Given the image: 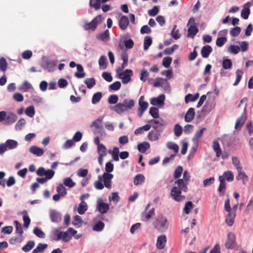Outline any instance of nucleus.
<instances>
[{"instance_id":"f257e3e1","label":"nucleus","mask_w":253,"mask_h":253,"mask_svg":"<svg viewBox=\"0 0 253 253\" xmlns=\"http://www.w3.org/2000/svg\"><path fill=\"white\" fill-rule=\"evenodd\" d=\"M153 224L159 232H164L168 229L169 223L166 217L160 215L155 218Z\"/></svg>"},{"instance_id":"f03ea898","label":"nucleus","mask_w":253,"mask_h":253,"mask_svg":"<svg viewBox=\"0 0 253 253\" xmlns=\"http://www.w3.org/2000/svg\"><path fill=\"white\" fill-rule=\"evenodd\" d=\"M18 144L14 140L8 139L5 143L0 144V155H2L7 150H11L16 148Z\"/></svg>"},{"instance_id":"7ed1b4c3","label":"nucleus","mask_w":253,"mask_h":253,"mask_svg":"<svg viewBox=\"0 0 253 253\" xmlns=\"http://www.w3.org/2000/svg\"><path fill=\"white\" fill-rule=\"evenodd\" d=\"M102 21V16L101 15H98L90 22H86L83 26V28L85 30L94 31L97 25L101 23Z\"/></svg>"},{"instance_id":"20e7f679","label":"nucleus","mask_w":253,"mask_h":253,"mask_svg":"<svg viewBox=\"0 0 253 253\" xmlns=\"http://www.w3.org/2000/svg\"><path fill=\"white\" fill-rule=\"evenodd\" d=\"M148 123L151 124L152 127L156 130H162V127L166 125L165 121L162 118L159 117L150 120Z\"/></svg>"},{"instance_id":"39448f33","label":"nucleus","mask_w":253,"mask_h":253,"mask_svg":"<svg viewBox=\"0 0 253 253\" xmlns=\"http://www.w3.org/2000/svg\"><path fill=\"white\" fill-rule=\"evenodd\" d=\"M181 191L177 186H174L171 189L170 195L175 201L181 202L185 199V196L181 195Z\"/></svg>"},{"instance_id":"423d86ee","label":"nucleus","mask_w":253,"mask_h":253,"mask_svg":"<svg viewBox=\"0 0 253 253\" xmlns=\"http://www.w3.org/2000/svg\"><path fill=\"white\" fill-rule=\"evenodd\" d=\"M132 75V71L130 69H126L124 73H121L119 74V78L122 79L123 84H126L131 81Z\"/></svg>"},{"instance_id":"0eeeda50","label":"nucleus","mask_w":253,"mask_h":253,"mask_svg":"<svg viewBox=\"0 0 253 253\" xmlns=\"http://www.w3.org/2000/svg\"><path fill=\"white\" fill-rule=\"evenodd\" d=\"M236 237L235 235L229 232L227 234V239L225 244V247L226 249L232 248L235 243Z\"/></svg>"},{"instance_id":"6e6552de","label":"nucleus","mask_w":253,"mask_h":253,"mask_svg":"<svg viewBox=\"0 0 253 253\" xmlns=\"http://www.w3.org/2000/svg\"><path fill=\"white\" fill-rule=\"evenodd\" d=\"M103 119V117H100L93 121L91 125V126H94L96 129L95 131L98 130V133H100L101 135L102 133L104 132V128L102 126Z\"/></svg>"},{"instance_id":"1a4fd4ad","label":"nucleus","mask_w":253,"mask_h":253,"mask_svg":"<svg viewBox=\"0 0 253 253\" xmlns=\"http://www.w3.org/2000/svg\"><path fill=\"white\" fill-rule=\"evenodd\" d=\"M104 186L110 189L112 187L111 180L113 178V175L111 173L104 172L102 175Z\"/></svg>"},{"instance_id":"9d476101","label":"nucleus","mask_w":253,"mask_h":253,"mask_svg":"<svg viewBox=\"0 0 253 253\" xmlns=\"http://www.w3.org/2000/svg\"><path fill=\"white\" fill-rule=\"evenodd\" d=\"M71 239V236L69 234V233L66 231V232L61 231L58 233L57 235L56 238L55 239L56 241H59L60 240H62L64 242H68Z\"/></svg>"},{"instance_id":"9b49d317","label":"nucleus","mask_w":253,"mask_h":253,"mask_svg":"<svg viewBox=\"0 0 253 253\" xmlns=\"http://www.w3.org/2000/svg\"><path fill=\"white\" fill-rule=\"evenodd\" d=\"M251 5V3L248 2L244 4V7L241 11V17L244 19H247L250 14V6Z\"/></svg>"},{"instance_id":"f8f14e48","label":"nucleus","mask_w":253,"mask_h":253,"mask_svg":"<svg viewBox=\"0 0 253 253\" xmlns=\"http://www.w3.org/2000/svg\"><path fill=\"white\" fill-rule=\"evenodd\" d=\"M165 99V95L162 94L157 98H152L150 101V103L153 105H161L164 104Z\"/></svg>"},{"instance_id":"ddd939ff","label":"nucleus","mask_w":253,"mask_h":253,"mask_svg":"<svg viewBox=\"0 0 253 253\" xmlns=\"http://www.w3.org/2000/svg\"><path fill=\"white\" fill-rule=\"evenodd\" d=\"M167 242L166 236L164 235L159 236L157 238L156 246L159 249H162L165 247Z\"/></svg>"},{"instance_id":"4468645a","label":"nucleus","mask_w":253,"mask_h":253,"mask_svg":"<svg viewBox=\"0 0 253 253\" xmlns=\"http://www.w3.org/2000/svg\"><path fill=\"white\" fill-rule=\"evenodd\" d=\"M219 180L220 184L218 188V191L220 193V195H223L226 190V182L225 178L222 176H219Z\"/></svg>"},{"instance_id":"2eb2a0df","label":"nucleus","mask_w":253,"mask_h":253,"mask_svg":"<svg viewBox=\"0 0 253 253\" xmlns=\"http://www.w3.org/2000/svg\"><path fill=\"white\" fill-rule=\"evenodd\" d=\"M212 49L211 45H206L204 46L201 51V53L203 58H207L212 52Z\"/></svg>"},{"instance_id":"dca6fc26","label":"nucleus","mask_w":253,"mask_h":253,"mask_svg":"<svg viewBox=\"0 0 253 253\" xmlns=\"http://www.w3.org/2000/svg\"><path fill=\"white\" fill-rule=\"evenodd\" d=\"M160 132L159 130H151L148 134V138L150 141H154L158 140L160 136Z\"/></svg>"},{"instance_id":"f3484780","label":"nucleus","mask_w":253,"mask_h":253,"mask_svg":"<svg viewBox=\"0 0 253 253\" xmlns=\"http://www.w3.org/2000/svg\"><path fill=\"white\" fill-rule=\"evenodd\" d=\"M129 24V20L126 16H123L120 21L119 25L120 28L123 30H126Z\"/></svg>"},{"instance_id":"a211bd4d","label":"nucleus","mask_w":253,"mask_h":253,"mask_svg":"<svg viewBox=\"0 0 253 253\" xmlns=\"http://www.w3.org/2000/svg\"><path fill=\"white\" fill-rule=\"evenodd\" d=\"M195 110L193 108H190L185 116V121L186 122H191L195 117Z\"/></svg>"},{"instance_id":"6ab92c4d","label":"nucleus","mask_w":253,"mask_h":253,"mask_svg":"<svg viewBox=\"0 0 253 253\" xmlns=\"http://www.w3.org/2000/svg\"><path fill=\"white\" fill-rule=\"evenodd\" d=\"M238 175L236 176V179L238 180H242L243 184H245L246 182L249 180L248 176L246 175L245 172L242 169L238 170Z\"/></svg>"},{"instance_id":"aec40b11","label":"nucleus","mask_w":253,"mask_h":253,"mask_svg":"<svg viewBox=\"0 0 253 253\" xmlns=\"http://www.w3.org/2000/svg\"><path fill=\"white\" fill-rule=\"evenodd\" d=\"M175 184H177V187L179 188L181 190L183 191H187L188 187L187 186L186 182L182 179H179L175 181Z\"/></svg>"},{"instance_id":"412c9836","label":"nucleus","mask_w":253,"mask_h":253,"mask_svg":"<svg viewBox=\"0 0 253 253\" xmlns=\"http://www.w3.org/2000/svg\"><path fill=\"white\" fill-rule=\"evenodd\" d=\"M235 216L236 213L234 212H228L225 218V222L228 226H231L233 224Z\"/></svg>"},{"instance_id":"4be33fe9","label":"nucleus","mask_w":253,"mask_h":253,"mask_svg":"<svg viewBox=\"0 0 253 253\" xmlns=\"http://www.w3.org/2000/svg\"><path fill=\"white\" fill-rule=\"evenodd\" d=\"M199 30L196 26L190 25L187 30V37L194 38V36L197 34Z\"/></svg>"},{"instance_id":"5701e85b","label":"nucleus","mask_w":253,"mask_h":253,"mask_svg":"<svg viewBox=\"0 0 253 253\" xmlns=\"http://www.w3.org/2000/svg\"><path fill=\"white\" fill-rule=\"evenodd\" d=\"M50 218L51 221L54 222H58L61 220L60 214L54 211H50Z\"/></svg>"},{"instance_id":"b1692460","label":"nucleus","mask_w":253,"mask_h":253,"mask_svg":"<svg viewBox=\"0 0 253 253\" xmlns=\"http://www.w3.org/2000/svg\"><path fill=\"white\" fill-rule=\"evenodd\" d=\"M30 151L33 154L37 155V156H41L43 154V150L36 146H32L30 148Z\"/></svg>"},{"instance_id":"393cba45","label":"nucleus","mask_w":253,"mask_h":253,"mask_svg":"<svg viewBox=\"0 0 253 253\" xmlns=\"http://www.w3.org/2000/svg\"><path fill=\"white\" fill-rule=\"evenodd\" d=\"M144 97L141 96L139 99V111H142V112H144L146 111L148 107V103L146 101H143Z\"/></svg>"},{"instance_id":"a878e982","label":"nucleus","mask_w":253,"mask_h":253,"mask_svg":"<svg viewBox=\"0 0 253 253\" xmlns=\"http://www.w3.org/2000/svg\"><path fill=\"white\" fill-rule=\"evenodd\" d=\"M77 68L78 72L75 73V76L77 78H83L85 77V73L84 72V68L82 65L78 64Z\"/></svg>"},{"instance_id":"bb28decb","label":"nucleus","mask_w":253,"mask_h":253,"mask_svg":"<svg viewBox=\"0 0 253 253\" xmlns=\"http://www.w3.org/2000/svg\"><path fill=\"white\" fill-rule=\"evenodd\" d=\"M109 206L108 204L101 202L98 203V211L101 213H105L109 210Z\"/></svg>"},{"instance_id":"cd10ccee","label":"nucleus","mask_w":253,"mask_h":253,"mask_svg":"<svg viewBox=\"0 0 253 253\" xmlns=\"http://www.w3.org/2000/svg\"><path fill=\"white\" fill-rule=\"evenodd\" d=\"M150 147L147 142H143L138 145V150L141 153H145Z\"/></svg>"},{"instance_id":"c85d7f7f","label":"nucleus","mask_w":253,"mask_h":253,"mask_svg":"<svg viewBox=\"0 0 253 253\" xmlns=\"http://www.w3.org/2000/svg\"><path fill=\"white\" fill-rule=\"evenodd\" d=\"M246 117L242 114L240 117H239L236 120L235 128L237 129L240 128L246 121Z\"/></svg>"},{"instance_id":"c756f323","label":"nucleus","mask_w":253,"mask_h":253,"mask_svg":"<svg viewBox=\"0 0 253 253\" xmlns=\"http://www.w3.org/2000/svg\"><path fill=\"white\" fill-rule=\"evenodd\" d=\"M98 63L100 69L102 70L106 69L107 64V59L106 57L104 55L101 56L99 59Z\"/></svg>"},{"instance_id":"7c9ffc66","label":"nucleus","mask_w":253,"mask_h":253,"mask_svg":"<svg viewBox=\"0 0 253 253\" xmlns=\"http://www.w3.org/2000/svg\"><path fill=\"white\" fill-rule=\"evenodd\" d=\"M87 210V206L86 203L84 201H82L78 208V212L80 214H83Z\"/></svg>"},{"instance_id":"2f4dec72","label":"nucleus","mask_w":253,"mask_h":253,"mask_svg":"<svg viewBox=\"0 0 253 253\" xmlns=\"http://www.w3.org/2000/svg\"><path fill=\"white\" fill-rule=\"evenodd\" d=\"M47 247L46 244L39 243L37 247L33 250L32 253H39L43 252Z\"/></svg>"},{"instance_id":"473e14b6","label":"nucleus","mask_w":253,"mask_h":253,"mask_svg":"<svg viewBox=\"0 0 253 253\" xmlns=\"http://www.w3.org/2000/svg\"><path fill=\"white\" fill-rule=\"evenodd\" d=\"M199 97V93H196L194 95L191 94H188L185 97V101L186 103H188L189 101L194 102Z\"/></svg>"},{"instance_id":"72a5a7b5","label":"nucleus","mask_w":253,"mask_h":253,"mask_svg":"<svg viewBox=\"0 0 253 253\" xmlns=\"http://www.w3.org/2000/svg\"><path fill=\"white\" fill-rule=\"evenodd\" d=\"M145 179V177L142 174H139L136 175L134 178L133 183L135 185H138L139 184H141L144 181Z\"/></svg>"},{"instance_id":"f704fd0d","label":"nucleus","mask_w":253,"mask_h":253,"mask_svg":"<svg viewBox=\"0 0 253 253\" xmlns=\"http://www.w3.org/2000/svg\"><path fill=\"white\" fill-rule=\"evenodd\" d=\"M112 109L118 114H121L126 111V109L125 108V106H124V105L121 103L117 104L115 106L113 107Z\"/></svg>"},{"instance_id":"c9c22d12","label":"nucleus","mask_w":253,"mask_h":253,"mask_svg":"<svg viewBox=\"0 0 253 253\" xmlns=\"http://www.w3.org/2000/svg\"><path fill=\"white\" fill-rule=\"evenodd\" d=\"M17 119L16 115L13 113H9L7 116H6L5 122L7 124H11L14 123Z\"/></svg>"},{"instance_id":"e433bc0d","label":"nucleus","mask_w":253,"mask_h":253,"mask_svg":"<svg viewBox=\"0 0 253 253\" xmlns=\"http://www.w3.org/2000/svg\"><path fill=\"white\" fill-rule=\"evenodd\" d=\"M233 165L236 167L237 170L242 169L240 160L236 157L233 156L232 158Z\"/></svg>"},{"instance_id":"4c0bfd02","label":"nucleus","mask_w":253,"mask_h":253,"mask_svg":"<svg viewBox=\"0 0 253 253\" xmlns=\"http://www.w3.org/2000/svg\"><path fill=\"white\" fill-rule=\"evenodd\" d=\"M35 242L33 241H29L27 242L26 245L24 246L22 249L25 252H28L34 247Z\"/></svg>"},{"instance_id":"58836bf2","label":"nucleus","mask_w":253,"mask_h":253,"mask_svg":"<svg viewBox=\"0 0 253 253\" xmlns=\"http://www.w3.org/2000/svg\"><path fill=\"white\" fill-rule=\"evenodd\" d=\"M125 106V109H131L134 106V101L133 99H125L122 103Z\"/></svg>"},{"instance_id":"ea45409f","label":"nucleus","mask_w":253,"mask_h":253,"mask_svg":"<svg viewBox=\"0 0 253 253\" xmlns=\"http://www.w3.org/2000/svg\"><path fill=\"white\" fill-rule=\"evenodd\" d=\"M152 43V39L151 37L147 36L144 40V49L147 50Z\"/></svg>"},{"instance_id":"a19ab883","label":"nucleus","mask_w":253,"mask_h":253,"mask_svg":"<svg viewBox=\"0 0 253 253\" xmlns=\"http://www.w3.org/2000/svg\"><path fill=\"white\" fill-rule=\"evenodd\" d=\"M102 96V93L100 92H97L94 93L92 98V103L96 104L101 100Z\"/></svg>"},{"instance_id":"79ce46f5","label":"nucleus","mask_w":253,"mask_h":253,"mask_svg":"<svg viewBox=\"0 0 253 253\" xmlns=\"http://www.w3.org/2000/svg\"><path fill=\"white\" fill-rule=\"evenodd\" d=\"M225 178V180H227L228 181H232L234 179V175L231 171H225L222 175Z\"/></svg>"},{"instance_id":"37998d69","label":"nucleus","mask_w":253,"mask_h":253,"mask_svg":"<svg viewBox=\"0 0 253 253\" xmlns=\"http://www.w3.org/2000/svg\"><path fill=\"white\" fill-rule=\"evenodd\" d=\"M84 83L86 84L88 88H91L95 85L96 82L93 78H87L84 81Z\"/></svg>"},{"instance_id":"c03bdc74","label":"nucleus","mask_w":253,"mask_h":253,"mask_svg":"<svg viewBox=\"0 0 253 253\" xmlns=\"http://www.w3.org/2000/svg\"><path fill=\"white\" fill-rule=\"evenodd\" d=\"M109 37V31L108 30H105L103 32L100 33L99 35L97 36V39L99 40L105 41L108 40Z\"/></svg>"},{"instance_id":"a18cd8bd","label":"nucleus","mask_w":253,"mask_h":253,"mask_svg":"<svg viewBox=\"0 0 253 253\" xmlns=\"http://www.w3.org/2000/svg\"><path fill=\"white\" fill-rule=\"evenodd\" d=\"M178 47L177 44H173L171 47L166 48L164 51V53L165 55H171Z\"/></svg>"},{"instance_id":"49530a36","label":"nucleus","mask_w":253,"mask_h":253,"mask_svg":"<svg viewBox=\"0 0 253 253\" xmlns=\"http://www.w3.org/2000/svg\"><path fill=\"white\" fill-rule=\"evenodd\" d=\"M177 26L174 25L173 26V29L171 32V36L175 40H177L179 39L181 37V35L179 33V31L178 29H176Z\"/></svg>"},{"instance_id":"de8ad7c7","label":"nucleus","mask_w":253,"mask_h":253,"mask_svg":"<svg viewBox=\"0 0 253 253\" xmlns=\"http://www.w3.org/2000/svg\"><path fill=\"white\" fill-rule=\"evenodd\" d=\"M104 223L99 221L94 225L92 228L94 231H101L104 229Z\"/></svg>"},{"instance_id":"09e8293b","label":"nucleus","mask_w":253,"mask_h":253,"mask_svg":"<svg viewBox=\"0 0 253 253\" xmlns=\"http://www.w3.org/2000/svg\"><path fill=\"white\" fill-rule=\"evenodd\" d=\"M89 5L95 10H98L101 6V0H90Z\"/></svg>"},{"instance_id":"8fccbe9b","label":"nucleus","mask_w":253,"mask_h":253,"mask_svg":"<svg viewBox=\"0 0 253 253\" xmlns=\"http://www.w3.org/2000/svg\"><path fill=\"white\" fill-rule=\"evenodd\" d=\"M32 87V85L27 81H25L19 87L20 90L24 92L27 91L29 89Z\"/></svg>"},{"instance_id":"3c124183","label":"nucleus","mask_w":253,"mask_h":253,"mask_svg":"<svg viewBox=\"0 0 253 253\" xmlns=\"http://www.w3.org/2000/svg\"><path fill=\"white\" fill-rule=\"evenodd\" d=\"M57 192L61 195L62 196H64L67 194L66 189L63 185L62 184H59L56 188Z\"/></svg>"},{"instance_id":"603ef678","label":"nucleus","mask_w":253,"mask_h":253,"mask_svg":"<svg viewBox=\"0 0 253 253\" xmlns=\"http://www.w3.org/2000/svg\"><path fill=\"white\" fill-rule=\"evenodd\" d=\"M243 75V72L240 69H237L236 71V80L234 83V85H237L239 83Z\"/></svg>"},{"instance_id":"864d4df0","label":"nucleus","mask_w":253,"mask_h":253,"mask_svg":"<svg viewBox=\"0 0 253 253\" xmlns=\"http://www.w3.org/2000/svg\"><path fill=\"white\" fill-rule=\"evenodd\" d=\"M25 113L28 116L33 117L35 114V108L34 106H30L28 107L26 109Z\"/></svg>"},{"instance_id":"5fc2aeb1","label":"nucleus","mask_w":253,"mask_h":253,"mask_svg":"<svg viewBox=\"0 0 253 253\" xmlns=\"http://www.w3.org/2000/svg\"><path fill=\"white\" fill-rule=\"evenodd\" d=\"M142 215L146 219V221H149L155 215V209H151L147 213L143 212Z\"/></svg>"},{"instance_id":"6e6d98bb","label":"nucleus","mask_w":253,"mask_h":253,"mask_svg":"<svg viewBox=\"0 0 253 253\" xmlns=\"http://www.w3.org/2000/svg\"><path fill=\"white\" fill-rule=\"evenodd\" d=\"M206 130V127H203L202 129L198 130L196 131L194 136L193 137L192 140L193 141H196L198 139H199L203 134V132Z\"/></svg>"},{"instance_id":"4d7b16f0","label":"nucleus","mask_w":253,"mask_h":253,"mask_svg":"<svg viewBox=\"0 0 253 253\" xmlns=\"http://www.w3.org/2000/svg\"><path fill=\"white\" fill-rule=\"evenodd\" d=\"M64 184L70 188L73 187L75 185V183L70 177L65 178L63 181Z\"/></svg>"},{"instance_id":"13d9d810","label":"nucleus","mask_w":253,"mask_h":253,"mask_svg":"<svg viewBox=\"0 0 253 253\" xmlns=\"http://www.w3.org/2000/svg\"><path fill=\"white\" fill-rule=\"evenodd\" d=\"M182 127L179 124H176L174 127V133L175 136L178 137L182 133Z\"/></svg>"},{"instance_id":"bf43d9fd","label":"nucleus","mask_w":253,"mask_h":253,"mask_svg":"<svg viewBox=\"0 0 253 253\" xmlns=\"http://www.w3.org/2000/svg\"><path fill=\"white\" fill-rule=\"evenodd\" d=\"M193 208V204L191 201L186 203L184 208V211L186 214H189L191 209Z\"/></svg>"},{"instance_id":"052dcab7","label":"nucleus","mask_w":253,"mask_h":253,"mask_svg":"<svg viewBox=\"0 0 253 253\" xmlns=\"http://www.w3.org/2000/svg\"><path fill=\"white\" fill-rule=\"evenodd\" d=\"M240 47L238 45H231L228 48V51L231 53L237 54L240 51Z\"/></svg>"},{"instance_id":"680f3d73","label":"nucleus","mask_w":253,"mask_h":253,"mask_svg":"<svg viewBox=\"0 0 253 253\" xmlns=\"http://www.w3.org/2000/svg\"><path fill=\"white\" fill-rule=\"evenodd\" d=\"M33 232L39 238H43L45 237L44 233L37 227L34 229Z\"/></svg>"},{"instance_id":"e2e57ef3","label":"nucleus","mask_w":253,"mask_h":253,"mask_svg":"<svg viewBox=\"0 0 253 253\" xmlns=\"http://www.w3.org/2000/svg\"><path fill=\"white\" fill-rule=\"evenodd\" d=\"M172 58L170 57H166L163 59L162 64L165 68H169L172 62Z\"/></svg>"},{"instance_id":"0e129e2a","label":"nucleus","mask_w":253,"mask_h":253,"mask_svg":"<svg viewBox=\"0 0 253 253\" xmlns=\"http://www.w3.org/2000/svg\"><path fill=\"white\" fill-rule=\"evenodd\" d=\"M97 152L99 155H102V156H106L107 154L106 147L102 144L99 145L97 146Z\"/></svg>"},{"instance_id":"69168bd1","label":"nucleus","mask_w":253,"mask_h":253,"mask_svg":"<svg viewBox=\"0 0 253 253\" xmlns=\"http://www.w3.org/2000/svg\"><path fill=\"white\" fill-rule=\"evenodd\" d=\"M7 67V63L5 59L2 57L0 59V70L1 71H5Z\"/></svg>"},{"instance_id":"338daca9","label":"nucleus","mask_w":253,"mask_h":253,"mask_svg":"<svg viewBox=\"0 0 253 253\" xmlns=\"http://www.w3.org/2000/svg\"><path fill=\"white\" fill-rule=\"evenodd\" d=\"M149 113L154 118H159V110L156 107H151L150 108Z\"/></svg>"},{"instance_id":"774afa93","label":"nucleus","mask_w":253,"mask_h":253,"mask_svg":"<svg viewBox=\"0 0 253 253\" xmlns=\"http://www.w3.org/2000/svg\"><path fill=\"white\" fill-rule=\"evenodd\" d=\"M121 87V84L119 81H116L109 85V88L113 90H118Z\"/></svg>"}]
</instances>
